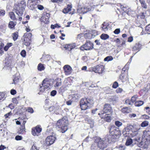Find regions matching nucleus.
<instances>
[{
    "label": "nucleus",
    "mask_w": 150,
    "mask_h": 150,
    "mask_svg": "<svg viewBox=\"0 0 150 150\" xmlns=\"http://www.w3.org/2000/svg\"><path fill=\"white\" fill-rule=\"evenodd\" d=\"M93 100L90 98H82L80 102L81 108L83 110H85L90 108L93 105Z\"/></svg>",
    "instance_id": "obj_1"
},
{
    "label": "nucleus",
    "mask_w": 150,
    "mask_h": 150,
    "mask_svg": "<svg viewBox=\"0 0 150 150\" xmlns=\"http://www.w3.org/2000/svg\"><path fill=\"white\" fill-rule=\"evenodd\" d=\"M68 121L64 118H62L59 120L57 122V128L62 133H64L68 129Z\"/></svg>",
    "instance_id": "obj_2"
},
{
    "label": "nucleus",
    "mask_w": 150,
    "mask_h": 150,
    "mask_svg": "<svg viewBox=\"0 0 150 150\" xmlns=\"http://www.w3.org/2000/svg\"><path fill=\"white\" fill-rule=\"evenodd\" d=\"M112 112V110L110 105L108 103H106L104 105L103 109L98 115L106 114V115H110Z\"/></svg>",
    "instance_id": "obj_3"
},
{
    "label": "nucleus",
    "mask_w": 150,
    "mask_h": 150,
    "mask_svg": "<svg viewBox=\"0 0 150 150\" xmlns=\"http://www.w3.org/2000/svg\"><path fill=\"white\" fill-rule=\"evenodd\" d=\"M104 71V67L102 65H98L88 69V71H94L95 73H98L99 74H101Z\"/></svg>",
    "instance_id": "obj_4"
},
{
    "label": "nucleus",
    "mask_w": 150,
    "mask_h": 150,
    "mask_svg": "<svg viewBox=\"0 0 150 150\" xmlns=\"http://www.w3.org/2000/svg\"><path fill=\"white\" fill-rule=\"evenodd\" d=\"M95 142L96 143L98 147L100 149H103L107 147V142L103 139L98 138L95 139Z\"/></svg>",
    "instance_id": "obj_5"
},
{
    "label": "nucleus",
    "mask_w": 150,
    "mask_h": 150,
    "mask_svg": "<svg viewBox=\"0 0 150 150\" xmlns=\"http://www.w3.org/2000/svg\"><path fill=\"white\" fill-rule=\"evenodd\" d=\"M93 48V44L90 41H86L84 45L82 46L80 49L83 51L85 50H90L92 49Z\"/></svg>",
    "instance_id": "obj_6"
},
{
    "label": "nucleus",
    "mask_w": 150,
    "mask_h": 150,
    "mask_svg": "<svg viewBox=\"0 0 150 150\" xmlns=\"http://www.w3.org/2000/svg\"><path fill=\"white\" fill-rule=\"evenodd\" d=\"M54 135H52L48 136L45 140V144L47 146H49L53 144L56 139Z\"/></svg>",
    "instance_id": "obj_7"
},
{
    "label": "nucleus",
    "mask_w": 150,
    "mask_h": 150,
    "mask_svg": "<svg viewBox=\"0 0 150 150\" xmlns=\"http://www.w3.org/2000/svg\"><path fill=\"white\" fill-rule=\"evenodd\" d=\"M110 132L111 135L120 136V131L118 128L116 127L114 125L112 126L110 128Z\"/></svg>",
    "instance_id": "obj_8"
},
{
    "label": "nucleus",
    "mask_w": 150,
    "mask_h": 150,
    "mask_svg": "<svg viewBox=\"0 0 150 150\" xmlns=\"http://www.w3.org/2000/svg\"><path fill=\"white\" fill-rule=\"evenodd\" d=\"M32 34L30 33H25L23 37L24 38V43L25 45H28L30 44V41Z\"/></svg>",
    "instance_id": "obj_9"
},
{
    "label": "nucleus",
    "mask_w": 150,
    "mask_h": 150,
    "mask_svg": "<svg viewBox=\"0 0 150 150\" xmlns=\"http://www.w3.org/2000/svg\"><path fill=\"white\" fill-rule=\"evenodd\" d=\"M91 10V7L89 6L88 7H84L79 8L77 10V12L79 14H84Z\"/></svg>",
    "instance_id": "obj_10"
},
{
    "label": "nucleus",
    "mask_w": 150,
    "mask_h": 150,
    "mask_svg": "<svg viewBox=\"0 0 150 150\" xmlns=\"http://www.w3.org/2000/svg\"><path fill=\"white\" fill-rule=\"evenodd\" d=\"M42 131V128L39 125L32 129V133L33 136H38L39 134Z\"/></svg>",
    "instance_id": "obj_11"
},
{
    "label": "nucleus",
    "mask_w": 150,
    "mask_h": 150,
    "mask_svg": "<svg viewBox=\"0 0 150 150\" xmlns=\"http://www.w3.org/2000/svg\"><path fill=\"white\" fill-rule=\"evenodd\" d=\"M63 69L66 75H69L71 73L72 68L70 66L66 65L64 67Z\"/></svg>",
    "instance_id": "obj_12"
},
{
    "label": "nucleus",
    "mask_w": 150,
    "mask_h": 150,
    "mask_svg": "<svg viewBox=\"0 0 150 150\" xmlns=\"http://www.w3.org/2000/svg\"><path fill=\"white\" fill-rule=\"evenodd\" d=\"M121 8L125 13L129 15L131 14V11H130V9L129 7L126 6L125 5H121Z\"/></svg>",
    "instance_id": "obj_13"
},
{
    "label": "nucleus",
    "mask_w": 150,
    "mask_h": 150,
    "mask_svg": "<svg viewBox=\"0 0 150 150\" xmlns=\"http://www.w3.org/2000/svg\"><path fill=\"white\" fill-rule=\"evenodd\" d=\"M95 31V30H93L85 33L84 35V38L88 39H91L92 38H94L95 36V35H93L92 33L93 32Z\"/></svg>",
    "instance_id": "obj_14"
},
{
    "label": "nucleus",
    "mask_w": 150,
    "mask_h": 150,
    "mask_svg": "<svg viewBox=\"0 0 150 150\" xmlns=\"http://www.w3.org/2000/svg\"><path fill=\"white\" fill-rule=\"evenodd\" d=\"M25 9L23 7H21L19 9H16L15 12L18 16H21L23 14V12Z\"/></svg>",
    "instance_id": "obj_15"
},
{
    "label": "nucleus",
    "mask_w": 150,
    "mask_h": 150,
    "mask_svg": "<svg viewBox=\"0 0 150 150\" xmlns=\"http://www.w3.org/2000/svg\"><path fill=\"white\" fill-rule=\"evenodd\" d=\"M104 114H100V117L101 118L104 119V120L108 122H110L112 120V117L109 115H103Z\"/></svg>",
    "instance_id": "obj_16"
},
{
    "label": "nucleus",
    "mask_w": 150,
    "mask_h": 150,
    "mask_svg": "<svg viewBox=\"0 0 150 150\" xmlns=\"http://www.w3.org/2000/svg\"><path fill=\"white\" fill-rule=\"evenodd\" d=\"M75 44L66 45L64 46V48L67 50L70 51L75 47Z\"/></svg>",
    "instance_id": "obj_17"
},
{
    "label": "nucleus",
    "mask_w": 150,
    "mask_h": 150,
    "mask_svg": "<svg viewBox=\"0 0 150 150\" xmlns=\"http://www.w3.org/2000/svg\"><path fill=\"white\" fill-rule=\"evenodd\" d=\"M142 45L139 42L135 44L133 47V50L134 51H137V52L139 51L142 48Z\"/></svg>",
    "instance_id": "obj_18"
},
{
    "label": "nucleus",
    "mask_w": 150,
    "mask_h": 150,
    "mask_svg": "<svg viewBox=\"0 0 150 150\" xmlns=\"http://www.w3.org/2000/svg\"><path fill=\"white\" fill-rule=\"evenodd\" d=\"M128 76L127 74H125L123 73L122 72L120 76L119 79L122 80V82H124L128 79Z\"/></svg>",
    "instance_id": "obj_19"
},
{
    "label": "nucleus",
    "mask_w": 150,
    "mask_h": 150,
    "mask_svg": "<svg viewBox=\"0 0 150 150\" xmlns=\"http://www.w3.org/2000/svg\"><path fill=\"white\" fill-rule=\"evenodd\" d=\"M101 28L105 32L108 31L109 28V24L108 23L104 22L102 25Z\"/></svg>",
    "instance_id": "obj_20"
},
{
    "label": "nucleus",
    "mask_w": 150,
    "mask_h": 150,
    "mask_svg": "<svg viewBox=\"0 0 150 150\" xmlns=\"http://www.w3.org/2000/svg\"><path fill=\"white\" fill-rule=\"evenodd\" d=\"M133 143L132 139L131 138H128L126 140L125 144L126 146H133Z\"/></svg>",
    "instance_id": "obj_21"
},
{
    "label": "nucleus",
    "mask_w": 150,
    "mask_h": 150,
    "mask_svg": "<svg viewBox=\"0 0 150 150\" xmlns=\"http://www.w3.org/2000/svg\"><path fill=\"white\" fill-rule=\"evenodd\" d=\"M134 128V126L131 125H128L126 128L123 129L125 131H127V132H128L129 133H130L133 130Z\"/></svg>",
    "instance_id": "obj_22"
},
{
    "label": "nucleus",
    "mask_w": 150,
    "mask_h": 150,
    "mask_svg": "<svg viewBox=\"0 0 150 150\" xmlns=\"http://www.w3.org/2000/svg\"><path fill=\"white\" fill-rule=\"evenodd\" d=\"M72 6L71 5L69 4L67 8H65L63 10V12L64 13H67L71 10Z\"/></svg>",
    "instance_id": "obj_23"
},
{
    "label": "nucleus",
    "mask_w": 150,
    "mask_h": 150,
    "mask_svg": "<svg viewBox=\"0 0 150 150\" xmlns=\"http://www.w3.org/2000/svg\"><path fill=\"white\" fill-rule=\"evenodd\" d=\"M55 81H56V83L54 85V86L55 87H58L61 85L62 81L61 79L59 78H57L56 79Z\"/></svg>",
    "instance_id": "obj_24"
},
{
    "label": "nucleus",
    "mask_w": 150,
    "mask_h": 150,
    "mask_svg": "<svg viewBox=\"0 0 150 150\" xmlns=\"http://www.w3.org/2000/svg\"><path fill=\"white\" fill-rule=\"evenodd\" d=\"M41 85L43 86L44 88L46 89L49 87L50 86V84L49 81H47L45 80H44L42 81V83L41 84Z\"/></svg>",
    "instance_id": "obj_25"
},
{
    "label": "nucleus",
    "mask_w": 150,
    "mask_h": 150,
    "mask_svg": "<svg viewBox=\"0 0 150 150\" xmlns=\"http://www.w3.org/2000/svg\"><path fill=\"white\" fill-rule=\"evenodd\" d=\"M144 134H145V137L146 138L147 140H150V131H144Z\"/></svg>",
    "instance_id": "obj_26"
},
{
    "label": "nucleus",
    "mask_w": 150,
    "mask_h": 150,
    "mask_svg": "<svg viewBox=\"0 0 150 150\" xmlns=\"http://www.w3.org/2000/svg\"><path fill=\"white\" fill-rule=\"evenodd\" d=\"M40 21L41 22H43L45 24H47L49 23V20L47 19L44 16H42L40 19Z\"/></svg>",
    "instance_id": "obj_27"
},
{
    "label": "nucleus",
    "mask_w": 150,
    "mask_h": 150,
    "mask_svg": "<svg viewBox=\"0 0 150 150\" xmlns=\"http://www.w3.org/2000/svg\"><path fill=\"white\" fill-rule=\"evenodd\" d=\"M120 136L117 135H115V134L113 135H111L110 136V139L111 141L113 142H115L116 141V140Z\"/></svg>",
    "instance_id": "obj_28"
},
{
    "label": "nucleus",
    "mask_w": 150,
    "mask_h": 150,
    "mask_svg": "<svg viewBox=\"0 0 150 150\" xmlns=\"http://www.w3.org/2000/svg\"><path fill=\"white\" fill-rule=\"evenodd\" d=\"M70 97L73 101L79 98V95L77 94H72L71 95Z\"/></svg>",
    "instance_id": "obj_29"
},
{
    "label": "nucleus",
    "mask_w": 150,
    "mask_h": 150,
    "mask_svg": "<svg viewBox=\"0 0 150 150\" xmlns=\"http://www.w3.org/2000/svg\"><path fill=\"white\" fill-rule=\"evenodd\" d=\"M121 110L122 112L124 113H129L130 111V108L127 107L123 108Z\"/></svg>",
    "instance_id": "obj_30"
},
{
    "label": "nucleus",
    "mask_w": 150,
    "mask_h": 150,
    "mask_svg": "<svg viewBox=\"0 0 150 150\" xmlns=\"http://www.w3.org/2000/svg\"><path fill=\"white\" fill-rule=\"evenodd\" d=\"M10 18L13 20H15L16 19L15 14L13 12H11L9 13Z\"/></svg>",
    "instance_id": "obj_31"
},
{
    "label": "nucleus",
    "mask_w": 150,
    "mask_h": 150,
    "mask_svg": "<svg viewBox=\"0 0 150 150\" xmlns=\"http://www.w3.org/2000/svg\"><path fill=\"white\" fill-rule=\"evenodd\" d=\"M45 67H44L43 64L40 63L38 64V71H42L45 69Z\"/></svg>",
    "instance_id": "obj_32"
},
{
    "label": "nucleus",
    "mask_w": 150,
    "mask_h": 150,
    "mask_svg": "<svg viewBox=\"0 0 150 150\" xmlns=\"http://www.w3.org/2000/svg\"><path fill=\"white\" fill-rule=\"evenodd\" d=\"M144 104V102L141 100H138L136 101L134 104L135 106L139 107L142 105Z\"/></svg>",
    "instance_id": "obj_33"
},
{
    "label": "nucleus",
    "mask_w": 150,
    "mask_h": 150,
    "mask_svg": "<svg viewBox=\"0 0 150 150\" xmlns=\"http://www.w3.org/2000/svg\"><path fill=\"white\" fill-rule=\"evenodd\" d=\"M140 2L142 6L144 9H146L147 8V6L144 1L142 0L140 1Z\"/></svg>",
    "instance_id": "obj_34"
},
{
    "label": "nucleus",
    "mask_w": 150,
    "mask_h": 150,
    "mask_svg": "<svg viewBox=\"0 0 150 150\" xmlns=\"http://www.w3.org/2000/svg\"><path fill=\"white\" fill-rule=\"evenodd\" d=\"M138 134V132L137 130L135 131L132 130V131L130 133V136L133 137L135 136H137Z\"/></svg>",
    "instance_id": "obj_35"
},
{
    "label": "nucleus",
    "mask_w": 150,
    "mask_h": 150,
    "mask_svg": "<svg viewBox=\"0 0 150 150\" xmlns=\"http://www.w3.org/2000/svg\"><path fill=\"white\" fill-rule=\"evenodd\" d=\"M100 38L102 39L105 40H106L109 38V35L105 34H103L100 36Z\"/></svg>",
    "instance_id": "obj_36"
},
{
    "label": "nucleus",
    "mask_w": 150,
    "mask_h": 150,
    "mask_svg": "<svg viewBox=\"0 0 150 150\" xmlns=\"http://www.w3.org/2000/svg\"><path fill=\"white\" fill-rule=\"evenodd\" d=\"M25 126L24 125H21L20 130L19 131V134H23L25 131Z\"/></svg>",
    "instance_id": "obj_37"
},
{
    "label": "nucleus",
    "mask_w": 150,
    "mask_h": 150,
    "mask_svg": "<svg viewBox=\"0 0 150 150\" xmlns=\"http://www.w3.org/2000/svg\"><path fill=\"white\" fill-rule=\"evenodd\" d=\"M122 134L125 137H128L130 136V133L127 131H125L123 130Z\"/></svg>",
    "instance_id": "obj_38"
},
{
    "label": "nucleus",
    "mask_w": 150,
    "mask_h": 150,
    "mask_svg": "<svg viewBox=\"0 0 150 150\" xmlns=\"http://www.w3.org/2000/svg\"><path fill=\"white\" fill-rule=\"evenodd\" d=\"M113 59V58L111 56H108L105 58L104 59L105 61H112Z\"/></svg>",
    "instance_id": "obj_39"
},
{
    "label": "nucleus",
    "mask_w": 150,
    "mask_h": 150,
    "mask_svg": "<svg viewBox=\"0 0 150 150\" xmlns=\"http://www.w3.org/2000/svg\"><path fill=\"white\" fill-rule=\"evenodd\" d=\"M15 25L16 24L14 23L13 21H11L9 23L8 26L9 28H13L14 27Z\"/></svg>",
    "instance_id": "obj_40"
},
{
    "label": "nucleus",
    "mask_w": 150,
    "mask_h": 150,
    "mask_svg": "<svg viewBox=\"0 0 150 150\" xmlns=\"http://www.w3.org/2000/svg\"><path fill=\"white\" fill-rule=\"evenodd\" d=\"M18 37V32H15L13 34V38L14 41H15L17 39Z\"/></svg>",
    "instance_id": "obj_41"
},
{
    "label": "nucleus",
    "mask_w": 150,
    "mask_h": 150,
    "mask_svg": "<svg viewBox=\"0 0 150 150\" xmlns=\"http://www.w3.org/2000/svg\"><path fill=\"white\" fill-rule=\"evenodd\" d=\"M148 122L147 121H144L141 124V126L142 127H145L148 125Z\"/></svg>",
    "instance_id": "obj_42"
},
{
    "label": "nucleus",
    "mask_w": 150,
    "mask_h": 150,
    "mask_svg": "<svg viewBox=\"0 0 150 150\" xmlns=\"http://www.w3.org/2000/svg\"><path fill=\"white\" fill-rule=\"evenodd\" d=\"M145 30L148 34H150V24L146 27Z\"/></svg>",
    "instance_id": "obj_43"
},
{
    "label": "nucleus",
    "mask_w": 150,
    "mask_h": 150,
    "mask_svg": "<svg viewBox=\"0 0 150 150\" xmlns=\"http://www.w3.org/2000/svg\"><path fill=\"white\" fill-rule=\"evenodd\" d=\"M42 16H44L45 17L48 19L49 20V18L50 17V15L49 13H47L46 12L44 13Z\"/></svg>",
    "instance_id": "obj_44"
},
{
    "label": "nucleus",
    "mask_w": 150,
    "mask_h": 150,
    "mask_svg": "<svg viewBox=\"0 0 150 150\" xmlns=\"http://www.w3.org/2000/svg\"><path fill=\"white\" fill-rule=\"evenodd\" d=\"M40 92H44L45 88L43 87V86L41 85V84H40ZM38 94L39 95L40 94V92L38 93Z\"/></svg>",
    "instance_id": "obj_45"
},
{
    "label": "nucleus",
    "mask_w": 150,
    "mask_h": 150,
    "mask_svg": "<svg viewBox=\"0 0 150 150\" xmlns=\"http://www.w3.org/2000/svg\"><path fill=\"white\" fill-rule=\"evenodd\" d=\"M12 115V113L11 112H10L6 114L5 115L4 117L6 119L8 118H9Z\"/></svg>",
    "instance_id": "obj_46"
},
{
    "label": "nucleus",
    "mask_w": 150,
    "mask_h": 150,
    "mask_svg": "<svg viewBox=\"0 0 150 150\" xmlns=\"http://www.w3.org/2000/svg\"><path fill=\"white\" fill-rule=\"evenodd\" d=\"M118 148L120 150H124L125 149V146L124 145L121 144L118 146Z\"/></svg>",
    "instance_id": "obj_47"
},
{
    "label": "nucleus",
    "mask_w": 150,
    "mask_h": 150,
    "mask_svg": "<svg viewBox=\"0 0 150 150\" xmlns=\"http://www.w3.org/2000/svg\"><path fill=\"white\" fill-rule=\"evenodd\" d=\"M137 98V96H133L132 97L131 101L132 104H133V103L135 101Z\"/></svg>",
    "instance_id": "obj_48"
},
{
    "label": "nucleus",
    "mask_w": 150,
    "mask_h": 150,
    "mask_svg": "<svg viewBox=\"0 0 150 150\" xmlns=\"http://www.w3.org/2000/svg\"><path fill=\"white\" fill-rule=\"evenodd\" d=\"M19 78L18 77H15L13 79V82L12 83L16 84L18 81Z\"/></svg>",
    "instance_id": "obj_49"
},
{
    "label": "nucleus",
    "mask_w": 150,
    "mask_h": 150,
    "mask_svg": "<svg viewBox=\"0 0 150 150\" xmlns=\"http://www.w3.org/2000/svg\"><path fill=\"white\" fill-rule=\"evenodd\" d=\"M11 61L10 60H7L5 62L6 66L7 67H10L11 65Z\"/></svg>",
    "instance_id": "obj_50"
},
{
    "label": "nucleus",
    "mask_w": 150,
    "mask_h": 150,
    "mask_svg": "<svg viewBox=\"0 0 150 150\" xmlns=\"http://www.w3.org/2000/svg\"><path fill=\"white\" fill-rule=\"evenodd\" d=\"M139 139L138 137L137 138H135L133 139H132V141H133V143L134 144H137V142H138V141L139 140Z\"/></svg>",
    "instance_id": "obj_51"
},
{
    "label": "nucleus",
    "mask_w": 150,
    "mask_h": 150,
    "mask_svg": "<svg viewBox=\"0 0 150 150\" xmlns=\"http://www.w3.org/2000/svg\"><path fill=\"white\" fill-rule=\"evenodd\" d=\"M125 103L126 104L129 105H132V103L131 102V100H130L127 99L125 101Z\"/></svg>",
    "instance_id": "obj_52"
},
{
    "label": "nucleus",
    "mask_w": 150,
    "mask_h": 150,
    "mask_svg": "<svg viewBox=\"0 0 150 150\" xmlns=\"http://www.w3.org/2000/svg\"><path fill=\"white\" fill-rule=\"evenodd\" d=\"M115 124L118 127H119L121 126L122 124V122L119 121H116Z\"/></svg>",
    "instance_id": "obj_53"
},
{
    "label": "nucleus",
    "mask_w": 150,
    "mask_h": 150,
    "mask_svg": "<svg viewBox=\"0 0 150 150\" xmlns=\"http://www.w3.org/2000/svg\"><path fill=\"white\" fill-rule=\"evenodd\" d=\"M57 92L56 90H53L50 93V95L52 96H54L57 94Z\"/></svg>",
    "instance_id": "obj_54"
},
{
    "label": "nucleus",
    "mask_w": 150,
    "mask_h": 150,
    "mask_svg": "<svg viewBox=\"0 0 150 150\" xmlns=\"http://www.w3.org/2000/svg\"><path fill=\"white\" fill-rule=\"evenodd\" d=\"M26 52L25 50H22L21 52V54L22 57H25L26 55Z\"/></svg>",
    "instance_id": "obj_55"
},
{
    "label": "nucleus",
    "mask_w": 150,
    "mask_h": 150,
    "mask_svg": "<svg viewBox=\"0 0 150 150\" xmlns=\"http://www.w3.org/2000/svg\"><path fill=\"white\" fill-rule=\"evenodd\" d=\"M88 123L91 124V125H93L94 124V121L93 120L89 119L88 120Z\"/></svg>",
    "instance_id": "obj_56"
},
{
    "label": "nucleus",
    "mask_w": 150,
    "mask_h": 150,
    "mask_svg": "<svg viewBox=\"0 0 150 150\" xmlns=\"http://www.w3.org/2000/svg\"><path fill=\"white\" fill-rule=\"evenodd\" d=\"M118 86V83L117 82L115 81V82H114V83L112 85V87L113 88H116Z\"/></svg>",
    "instance_id": "obj_57"
},
{
    "label": "nucleus",
    "mask_w": 150,
    "mask_h": 150,
    "mask_svg": "<svg viewBox=\"0 0 150 150\" xmlns=\"http://www.w3.org/2000/svg\"><path fill=\"white\" fill-rule=\"evenodd\" d=\"M10 93L12 95H14L16 93V91L15 90L12 89L11 90Z\"/></svg>",
    "instance_id": "obj_58"
},
{
    "label": "nucleus",
    "mask_w": 150,
    "mask_h": 150,
    "mask_svg": "<svg viewBox=\"0 0 150 150\" xmlns=\"http://www.w3.org/2000/svg\"><path fill=\"white\" fill-rule=\"evenodd\" d=\"M15 139L16 140H20L22 139V137L19 135L16 136L15 138Z\"/></svg>",
    "instance_id": "obj_59"
},
{
    "label": "nucleus",
    "mask_w": 150,
    "mask_h": 150,
    "mask_svg": "<svg viewBox=\"0 0 150 150\" xmlns=\"http://www.w3.org/2000/svg\"><path fill=\"white\" fill-rule=\"evenodd\" d=\"M12 101L13 103H16V104L18 103V101L17 100V98H12Z\"/></svg>",
    "instance_id": "obj_60"
},
{
    "label": "nucleus",
    "mask_w": 150,
    "mask_h": 150,
    "mask_svg": "<svg viewBox=\"0 0 150 150\" xmlns=\"http://www.w3.org/2000/svg\"><path fill=\"white\" fill-rule=\"evenodd\" d=\"M120 32V28H117L114 31V33L116 34H118Z\"/></svg>",
    "instance_id": "obj_61"
},
{
    "label": "nucleus",
    "mask_w": 150,
    "mask_h": 150,
    "mask_svg": "<svg viewBox=\"0 0 150 150\" xmlns=\"http://www.w3.org/2000/svg\"><path fill=\"white\" fill-rule=\"evenodd\" d=\"M30 150H39L38 149H37V148L36 146L34 144L33 145Z\"/></svg>",
    "instance_id": "obj_62"
},
{
    "label": "nucleus",
    "mask_w": 150,
    "mask_h": 150,
    "mask_svg": "<svg viewBox=\"0 0 150 150\" xmlns=\"http://www.w3.org/2000/svg\"><path fill=\"white\" fill-rule=\"evenodd\" d=\"M27 111L28 112H30L31 113H33V110L32 108H29L27 109Z\"/></svg>",
    "instance_id": "obj_63"
},
{
    "label": "nucleus",
    "mask_w": 150,
    "mask_h": 150,
    "mask_svg": "<svg viewBox=\"0 0 150 150\" xmlns=\"http://www.w3.org/2000/svg\"><path fill=\"white\" fill-rule=\"evenodd\" d=\"M122 91V89L120 88H118L116 91V93H121Z\"/></svg>",
    "instance_id": "obj_64"
}]
</instances>
